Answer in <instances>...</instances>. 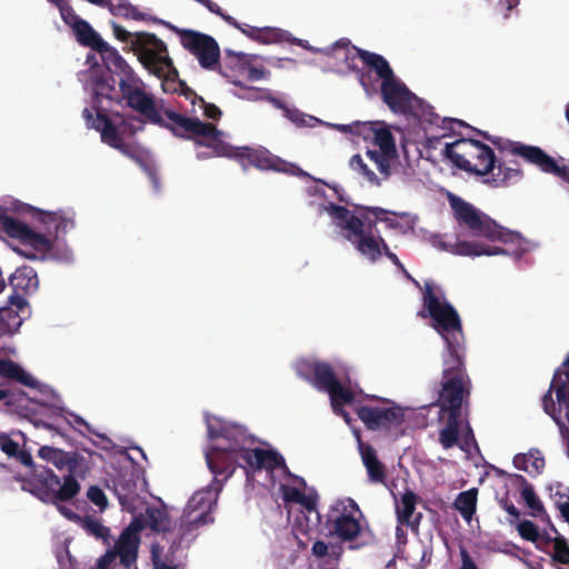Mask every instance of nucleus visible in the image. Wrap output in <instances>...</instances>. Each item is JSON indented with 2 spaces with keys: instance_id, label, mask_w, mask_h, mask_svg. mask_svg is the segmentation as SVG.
Listing matches in <instances>:
<instances>
[{
  "instance_id": "obj_1",
  "label": "nucleus",
  "mask_w": 569,
  "mask_h": 569,
  "mask_svg": "<svg viewBox=\"0 0 569 569\" xmlns=\"http://www.w3.org/2000/svg\"><path fill=\"white\" fill-rule=\"evenodd\" d=\"M208 435L217 440L211 451L206 453L207 465L216 476H223L227 480L238 467L242 468L248 477L261 469H282L289 473L284 458L280 453L262 448H250L254 443V437L243 427L232 425L217 430L209 426Z\"/></svg>"
},
{
  "instance_id": "obj_2",
  "label": "nucleus",
  "mask_w": 569,
  "mask_h": 569,
  "mask_svg": "<svg viewBox=\"0 0 569 569\" xmlns=\"http://www.w3.org/2000/svg\"><path fill=\"white\" fill-rule=\"evenodd\" d=\"M106 64L107 72L90 77L92 97H104L107 101L124 102L139 114L156 119L152 109V94L146 91L144 82L134 73L119 51L103 40V47L97 48Z\"/></svg>"
},
{
  "instance_id": "obj_3",
  "label": "nucleus",
  "mask_w": 569,
  "mask_h": 569,
  "mask_svg": "<svg viewBox=\"0 0 569 569\" xmlns=\"http://www.w3.org/2000/svg\"><path fill=\"white\" fill-rule=\"evenodd\" d=\"M152 104L157 120L150 116L140 114L146 121L169 129L176 137L193 139L198 146L211 149L214 156L228 154L230 144L222 140L223 132L216 124L164 109L162 103H157L153 96Z\"/></svg>"
},
{
  "instance_id": "obj_4",
  "label": "nucleus",
  "mask_w": 569,
  "mask_h": 569,
  "mask_svg": "<svg viewBox=\"0 0 569 569\" xmlns=\"http://www.w3.org/2000/svg\"><path fill=\"white\" fill-rule=\"evenodd\" d=\"M422 301L427 313L420 311L419 316L430 317L431 326L445 340L449 356L463 355L462 323L455 307L447 300H440L430 282H425Z\"/></svg>"
},
{
  "instance_id": "obj_5",
  "label": "nucleus",
  "mask_w": 569,
  "mask_h": 569,
  "mask_svg": "<svg viewBox=\"0 0 569 569\" xmlns=\"http://www.w3.org/2000/svg\"><path fill=\"white\" fill-rule=\"evenodd\" d=\"M471 395V380L465 368V353L449 356L445 360L441 389L437 405L441 415H468L469 398Z\"/></svg>"
},
{
  "instance_id": "obj_6",
  "label": "nucleus",
  "mask_w": 569,
  "mask_h": 569,
  "mask_svg": "<svg viewBox=\"0 0 569 569\" xmlns=\"http://www.w3.org/2000/svg\"><path fill=\"white\" fill-rule=\"evenodd\" d=\"M448 201L457 224L470 236L502 243H509L516 240V232L499 226L488 214L461 197L450 193Z\"/></svg>"
},
{
  "instance_id": "obj_7",
  "label": "nucleus",
  "mask_w": 569,
  "mask_h": 569,
  "mask_svg": "<svg viewBox=\"0 0 569 569\" xmlns=\"http://www.w3.org/2000/svg\"><path fill=\"white\" fill-rule=\"evenodd\" d=\"M113 36L130 46L138 54L139 61L146 69L161 78L168 71L174 77L178 71L173 68L171 59L167 56V46L156 34L149 32H130L120 24L112 22Z\"/></svg>"
},
{
  "instance_id": "obj_8",
  "label": "nucleus",
  "mask_w": 569,
  "mask_h": 569,
  "mask_svg": "<svg viewBox=\"0 0 569 569\" xmlns=\"http://www.w3.org/2000/svg\"><path fill=\"white\" fill-rule=\"evenodd\" d=\"M22 489L43 502L56 503L71 500L81 487L72 476H64L61 483V479L50 468L40 466L31 471L30 478L23 480Z\"/></svg>"
},
{
  "instance_id": "obj_9",
  "label": "nucleus",
  "mask_w": 569,
  "mask_h": 569,
  "mask_svg": "<svg viewBox=\"0 0 569 569\" xmlns=\"http://www.w3.org/2000/svg\"><path fill=\"white\" fill-rule=\"evenodd\" d=\"M469 154L467 158L469 169L462 170L481 177L491 173V178L487 179L486 182L496 188L510 186L522 176V171L517 163H515V167L507 166L503 162L496 164L497 158L493 150L480 141L476 143Z\"/></svg>"
},
{
  "instance_id": "obj_10",
  "label": "nucleus",
  "mask_w": 569,
  "mask_h": 569,
  "mask_svg": "<svg viewBox=\"0 0 569 569\" xmlns=\"http://www.w3.org/2000/svg\"><path fill=\"white\" fill-rule=\"evenodd\" d=\"M326 210L337 221L340 229L348 231L347 240L352 242L362 256H366L371 262L379 260L382 254L380 238L377 239L373 233L365 232V222L360 221L357 214L336 203H329Z\"/></svg>"
},
{
  "instance_id": "obj_11",
  "label": "nucleus",
  "mask_w": 569,
  "mask_h": 569,
  "mask_svg": "<svg viewBox=\"0 0 569 569\" xmlns=\"http://www.w3.org/2000/svg\"><path fill=\"white\" fill-rule=\"evenodd\" d=\"M112 103L118 102L107 101L104 97H92L91 108L94 110L96 117H93V112L89 108H84L82 111L87 127L99 131L102 142L103 133L107 131L113 132L118 139H123V137L134 136L142 128L134 124L137 122L134 117L127 118L120 113H116L112 118L108 117L107 113L110 111Z\"/></svg>"
},
{
  "instance_id": "obj_12",
  "label": "nucleus",
  "mask_w": 569,
  "mask_h": 569,
  "mask_svg": "<svg viewBox=\"0 0 569 569\" xmlns=\"http://www.w3.org/2000/svg\"><path fill=\"white\" fill-rule=\"evenodd\" d=\"M217 157L234 158L240 162L244 170L248 166H252L259 170H273L277 172H284L300 177H310L298 166L272 154L266 148H234L230 146L228 154H218Z\"/></svg>"
},
{
  "instance_id": "obj_13",
  "label": "nucleus",
  "mask_w": 569,
  "mask_h": 569,
  "mask_svg": "<svg viewBox=\"0 0 569 569\" xmlns=\"http://www.w3.org/2000/svg\"><path fill=\"white\" fill-rule=\"evenodd\" d=\"M182 47L196 56L203 69L212 70L219 64L220 49L210 36L184 29L179 31Z\"/></svg>"
},
{
  "instance_id": "obj_14",
  "label": "nucleus",
  "mask_w": 569,
  "mask_h": 569,
  "mask_svg": "<svg viewBox=\"0 0 569 569\" xmlns=\"http://www.w3.org/2000/svg\"><path fill=\"white\" fill-rule=\"evenodd\" d=\"M381 96L392 112L420 117L422 101L398 79L382 81Z\"/></svg>"
},
{
  "instance_id": "obj_15",
  "label": "nucleus",
  "mask_w": 569,
  "mask_h": 569,
  "mask_svg": "<svg viewBox=\"0 0 569 569\" xmlns=\"http://www.w3.org/2000/svg\"><path fill=\"white\" fill-rule=\"evenodd\" d=\"M0 229L9 238L17 239L36 252L47 253L53 248L52 241L46 234L36 232L27 223L11 216H0Z\"/></svg>"
},
{
  "instance_id": "obj_16",
  "label": "nucleus",
  "mask_w": 569,
  "mask_h": 569,
  "mask_svg": "<svg viewBox=\"0 0 569 569\" xmlns=\"http://www.w3.org/2000/svg\"><path fill=\"white\" fill-rule=\"evenodd\" d=\"M323 529L327 531L326 536L337 537L345 542L356 540L361 532L359 519L348 511L346 506L330 508Z\"/></svg>"
},
{
  "instance_id": "obj_17",
  "label": "nucleus",
  "mask_w": 569,
  "mask_h": 569,
  "mask_svg": "<svg viewBox=\"0 0 569 569\" xmlns=\"http://www.w3.org/2000/svg\"><path fill=\"white\" fill-rule=\"evenodd\" d=\"M212 503L210 491H198L190 498L180 519L181 536L212 521L210 517Z\"/></svg>"
},
{
  "instance_id": "obj_18",
  "label": "nucleus",
  "mask_w": 569,
  "mask_h": 569,
  "mask_svg": "<svg viewBox=\"0 0 569 569\" xmlns=\"http://www.w3.org/2000/svg\"><path fill=\"white\" fill-rule=\"evenodd\" d=\"M357 416L368 430H391L405 422V412L398 407L379 408L361 406L357 408Z\"/></svg>"
},
{
  "instance_id": "obj_19",
  "label": "nucleus",
  "mask_w": 569,
  "mask_h": 569,
  "mask_svg": "<svg viewBox=\"0 0 569 569\" xmlns=\"http://www.w3.org/2000/svg\"><path fill=\"white\" fill-rule=\"evenodd\" d=\"M333 47L345 50V60L347 62L349 60L353 61L356 58L361 59V61L373 70L382 81H389L396 78L388 61L382 56L350 46V41L343 39L337 41Z\"/></svg>"
},
{
  "instance_id": "obj_20",
  "label": "nucleus",
  "mask_w": 569,
  "mask_h": 569,
  "mask_svg": "<svg viewBox=\"0 0 569 569\" xmlns=\"http://www.w3.org/2000/svg\"><path fill=\"white\" fill-rule=\"evenodd\" d=\"M433 243L441 250L449 251L457 256L479 257L507 253V250L501 247L489 246L480 241L461 240L450 244L445 242L441 236H437Z\"/></svg>"
},
{
  "instance_id": "obj_21",
  "label": "nucleus",
  "mask_w": 569,
  "mask_h": 569,
  "mask_svg": "<svg viewBox=\"0 0 569 569\" xmlns=\"http://www.w3.org/2000/svg\"><path fill=\"white\" fill-rule=\"evenodd\" d=\"M506 150L511 154L521 157L527 162L537 166L546 173L556 170V160L539 147L509 141L506 146Z\"/></svg>"
},
{
  "instance_id": "obj_22",
  "label": "nucleus",
  "mask_w": 569,
  "mask_h": 569,
  "mask_svg": "<svg viewBox=\"0 0 569 569\" xmlns=\"http://www.w3.org/2000/svg\"><path fill=\"white\" fill-rule=\"evenodd\" d=\"M419 497L411 490H407L401 496V502L396 508L397 520L399 525L409 527L415 533L419 532V526L422 519L421 512H416V506Z\"/></svg>"
},
{
  "instance_id": "obj_23",
  "label": "nucleus",
  "mask_w": 569,
  "mask_h": 569,
  "mask_svg": "<svg viewBox=\"0 0 569 569\" xmlns=\"http://www.w3.org/2000/svg\"><path fill=\"white\" fill-rule=\"evenodd\" d=\"M478 140L475 139H458L453 142H447L445 144L443 154L448 158L457 168L469 169V162L467 158L471 149L476 146Z\"/></svg>"
},
{
  "instance_id": "obj_24",
  "label": "nucleus",
  "mask_w": 569,
  "mask_h": 569,
  "mask_svg": "<svg viewBox=\"0 0 569 569\" xmlns=\"http://www.w3.org/2000/svg\"><path fill=\"white\" fill-rule=\"evenodd\" d=\"M360 455L368 478L373 483H386V466L378 459L377 452L370 445L360 443Z\"/></svg>"
},
{
  "instance_id": "obj_25",
  "label": "nucleus",
  "mask_w": 569,
  "mask_h": 569,
  "mask_svg": "<svg viewBox=\"0 0 569 569\" xmlns=\"http://www.w3.org/2000/svg\"><path fill=\"white\" fill-rule=\"evenodd\" d=\"M513 466L527 472L530 477L539 476L545 469V458L537 448L530 449L527 453H517L512 459Z\"/></svg>"
},
{
  "instance_id": "obj_26",
  "label": "nucleus",
  "mask_w": 569,
  "mask_h": 569,
  "mask_svg": "<svg viewBox=\"0 0 569 569\" xmlns=\"http://www.w3.org/2000/svg\"><path fill=\"white\" fill-rule=\"evenodd\" d=\"M9 283L14 292L29 293L38 289L39 280L32 267L22 266L10 276Z\"/></svg>"
},
{
  "instance_id": "obj_27",
  "label": "nucleus",
  "mask_w": 569,
  "mask_h": 569,
  "mask_svg": "<svg viewBox=\"0 0 569 569\" xmlns=\"http://www.w3.org/2000/svg\"><path fill=\"white\" fill-rule=\"evenodd\" d=\"M136 487L137 485L132 479L119 478L114 481L113 490L123 509L131 511L136 508V502L139 497Z\"/></svg>"
},
{
  "instance_id": "obj_28",
  "label": "nucleus",
  "mask_w": 569,
  "mask_h": 569,
  "mask_svg": "<svg viewBox=\"0 0 569 569\" xmlns=\"http://www.w3.org/2000/svg\"><path fill=\"white\" fill-rule=\"evenodd\" d=\"M143 521L154 532H167L171 527L170 517L164 507H147Z\"/></svg>"
},
{
  "instance_id": "obj_29",
  "label": "nucleus",
  "mask_w": 569,
  "mask_h": 569,
  "mask_svg": "<svg viewBox=\"0 0 569 569\" xmlns=\"http://www.w3.org/2000/svg\"><path fill=\"white\" fill-rule=\"evenodd\" d=\"M355 210L358 213V219L363 223V231L372 233L377 221H387V216L390 211L380 207H367L355 204Z\"/></svg>"
},
{
  "instance_id": "obj_30",
  "label": "nucleus",
  "mask_w": 569,
  "mask_h": 569,
  "mask_svg": "<svg viewBox=\"0 0 569 569\" xmlns=\"http://www.w3.org/2000/svg\"><path fill=\"white\" fill-rule=\"evenodd\" d=\"M248 63L244 53H236L231 50H226L222 64H219L220 73L226 77L230 82L231 79H237V73L243 72V68Z\"/></svg>"
},
{
  "instance_id": "obj_31",
  "label": "nucleus",
  "mask_w": 569,
  "mask_h": 569,
  "mask_svg": "<svg viewBox=\"0 0 569 569\" xmlns=\"http://www.w3.org/2000/svg\"><path fill=\"white\" fill-rule=\"evenodd\" d=\"M110 133L111 132L108 131L103 133V143L108 144L113 149H117L123 156L132 159L137 163L142 164L144 160V154L140 147L133 143L124 142L123 139H118L113 133Z\"/></svg>"
},
{
  "instance_id": "obj_32",
  "label": "nucleus",
  "mask_w": 569,
  "mask_h": 569,
  "mask_svg": "<svg viewBox=\"0 0 569 569\" xmlns=\"http://www.w3.org/2000/svg\"><path fill=\"white\" fill-rule=\"evenodd\" d=\"M110 133L111 132L108 131L103 133V143L108 144L113 149H117L123 156L132 159L137 163L142 164L144 160V154L140 147L133 143L124 142L123 139H118L113 133Z\"/></svg>"
},
{
  "instance_id": "obj_33",
  "label": "nucleus",
  "mask_w": 569,
  "mask_h": 569,
  "mask_svg": "<svg viewBox=\"0 0 569 569\" xmlns=\"http://www.w3.org/2000/svg\"><path fill=\"white\" fill-rule=\"evenodd\" d=\"M461 418L462 416L458 413L447 415L446 425L439 433V441L445 449H450L459 443Z\"/></svg>"
},
{
  "instance_id": "obj_34",
  "label": "nucleus",
  "mask_w": 569,
  "mask_h": 569,
  "mask_svg": "<svg viewBox=\"0 0 569 569\" xmlns=\"http://www.w3.org/2000/svg\"><path fill=\"white\" fill-rule=\"evenodd\" d=\"M74 31L77 41L84 46L89 47L96 51L97 48L103 47V39L93 30V28L86 20L81 19L76 22V26L72 28Z\"/></svg>"
},
{
  "instance_id": "obj_35",
  "label": "nucleus",
  "mask_w": 569,
  "mask_h": 569,
  "mask_svg": "<svg viewBox=\"0 0 569 569\" xmlns=\"http://www.w3.org/2000/svg\"><path fill=\"white\" fill-rule=\"evenodd\" d=\"M318 500L319 496L317 491L313 488H311L309 489L308 493L303 492L302 499L298 502V505L302 506L308 513H315L313 520H311L309 516L303 515V518L306 520V527L301 528V531L305 533H308V531L311 530L313 527L320 525L321 516L317 509Z\"/></svg>"
},
{
  "instance_id": "obj_36",
  "label": "nucleus",
  "mask_w": 569,
  "mask_h": 569,
  "mask_svg": "<svg viewBox=\"0 0 569 569\" xmlns=\"http://www.w3.org/2000/svg\"><path fill=\"white\" fill-rule=\"evenodd\" d=\"M113 16L122 17L124 19H132L137 21H149L154 20L147 13L139 11V9L126 0H119L117 3L108 2L106 4Z\"/></svg>"
},
{
  "instance_id": "obj_37",
  "label": "nucleus",
  "mask_w": 569,
  "mask_h": 569,
  "mask_svg": "<svg viewBox=\"0 0 569 569\" xmlns=\"http://www.w3.org/2000/svg\"><path fill=\"white\" fill-rule=\"evenodd\" d=\"M515 480L522 486L521 497L525 500L528 508L531 509V515L533 517H540L546 513L543 505L541 500L537 497L532 486L527 481V479L522 475H513Z\"/></svg>"
},
{
  "instance_id": "obj_38",
  "label": "nucleus",
  "mask_w": 569,
  "mask_h": 569,
  "mask_svg": "<svg viewBox=\"0 0 569 569\" xmlns=\"http://www.w3.org/2000/svg\"><path fill=\"white\" fill-rule=\"evenodd\" d=\"M316 375L312 379L311 385L320 390V391H328L331 389L335 385L339 382V379L337 378L333 368L330 363L320 361L318 366L315 368Z\"/></svg>"
},
{
  "instance_id": "obj_39",
  "label": "nucleus",
  "mask_w": 569,
  "mask_h": 569,
  "mask_svg": "<svg viewBox=\"0 0 569 569\" xmlns=\"http://www.w3.org/2000/svg\"><path fill=\"white\" fill-rule=\"evenodd\" d=\"M477 497L478 489L471 488L460 492L453 502L455 509L460 512L466 521H470L476 513Z\"/></svg>"
},
{
  "instance_id": "obj_40",
  "label": "nucleus",
  "mask_w": 569,
  "mask_h": 569,
  "mask_svg": "<svg viewBox=\"0 0 569 569\" xmlns=\"http://www.w3.org/2000/svg\"><path fill=\"white\" fill-rule=\"evenodd\" d=\"M137 541L124 532L116 542V549L113 552H116V557L119 556L120 562L123 566L130 567L137 560Z\"/></svg>"
},
{
  "instance_id": "obj_41",
  "label": "nucleus",
  "mask_w": 569,
  "mask_h": 569,
  "mask_svg": "<svg viewBox=\"0 0 569 569\" xmlns=\"http://www.w3.org/2000/svg\"><path fill=\"white\" fill-rule=\"evenodd\" d=\"M379 121H367V122H353L350 124H337L336 128L343 133H351L358 137H362L363 140L372 141L375 133L380 126Z\"/></svg>"
},
{
  "instance_id": "obj_42",
  "label": "nucleus",
  "mask_w": 569,
  "mask_h": 569,
  "mask_svg": "<svg viewBox=\"0 0 569 569\" xmlns=\"http://www.w3.org/2000/svg\"><path fill=\"white\" fill-rule=\"evenodd\" d=\"M543 540L546 541L547 549L549 547L552 548L550 556L553 562L569 565V542L565 537L558 535L555 538H546Z\"/></svg>"
},
{
  "instance_id": "obj_43",
  "label": "nucleus",
  "mask_w": 569,
  "mask_h": 569,
  "mask_svg": "<svg viewBox=\"0 0 569 569\" xmlns=\"http://www.w3.org/2000/svg\"><path fill=\"white\" fill-rule=\"evenodd\" d=\"M518 532L525 540L536 542L537 547L547 551L546 541L543 539L550 538L548 535H541L538 527L530 520H522L518 525Z\"/></svg>"
},
{
  "instance_id": "obj_44",
  "label": "nucleus",
  "mask_w": 569,
  "mask_h": 569,
  "mask_svg": "<svg viewBox=\"0 0 569 569\" xmlns=\"http://www.w3.org/2000/svg\"><path fill=\"white\" fill-rule=\"evenodd\" d=\"M66 469L68 470L67 476H72L73 479H77V477L83 478L90 470V462L82 455L68 451Z\"/></svg>"
},
{
  "instance_id": "obj_45",
  "label": "nucleus",
  "mask_w": 569,
  "mask_h": 569,
  "mask_svg": "<svg viewBox=\"0 0 569 569\" xmlns=\"http://www.w3.org/2000/svg\"><path fill=\"white\" fill-rule=\"evenodd\" d=\"M38 456L47 462H51L59 470L66 469L68 451L51 446H42L38 450Z\"/></svg>"
},
{
  "instance_id": "obj_46",
  "label": "nucleus",
  "mask_w": 569,
  "mask_h": 569,
  "mask_svg": "<svg viewBox=\"0 0 569 569\" xmlns=\"http://www.w3.org/2000/svg\"><path fill=\"white\" fill-rule=\"evenodd\" d=\"M80 526L88 535L94 537L96 539H100L103 542L109 541L110 529L102 525L100 520L90 516H84L80 521Z\"/></svg>"
},
{
  "instance_id": "obj_47",
  "label": "nucleus",
  "mask_w": 569,
  "mask_h": 569,
  "mask_svg": "<svg viewBox=\"0 0 569 569\" xmlns=\"http://www.w3.org/2000/svg\"><path fill=\"white\" fill-rule=\"evenodd\" d=\"M372 142L377 144L380 148V151H382L386 154L396 153L395 139L392 137V133L383 124V122H381L380 126L378 127Z\"/></svg>"
},
{
  "instance_id": "obj_48",
  "label": "nucleus",
  "mask_w": 569,
  "mask_h": 569,
  "mask_svg": "<svg viewBox=\"0 0 569 569\" xmlns=\"http://www.w3.org/2000/svg\"><path fill=\"white\" fill-rule=\"evenodd\" d=\"M257 37L254 41H258L263 44L277 43L281 41H291L289 39V33L278 28L264 27L258 29Z\"/></svg>"
},
{
  "instance_id": "obj_49",
  "label": "nucleus",
  "mask_w": 569,
  "mask_h": 569,
  "mask_svg": "<svg viewBox=\"0 0 569 569\" xmlns=\"http://www.w3.org/2000/svg\"><path fill=\"white\" fill-rule=\"evenodd\" d=\"M330 397L331 407L339 405H350L355 399L353 392L343 387L340 381L327 391Z\"/></svg>"
},
{
  "instance_id": "obj_50",
  "label": "nucleus",
  "mask_w": 569,
  "mask_h": 569,
  "mask_svg": "<svg viewBox=\"0 0 569 569\" xmlns=\"http://www.w3.org/2000/svg\"><path fill=\"white\" fill-rule=\"evenodd\" d=\"M277 106L281 108L284 112V116L298 127H309L311 126V122L318 121L317 118L307 116L298 109H291L280 101H277Z\"/></svg>"
},
{
  "instance_id": "obj_51",
  "label": "nucleus",
  "mask_w": 569,
  "mask_h": 569,
  "mask_svg": "<svg viewBox=\"0 0 569 569\" xmlns=\"http://www.w3.org/2000/svg\"><path fill=\"white\" fill-rule=\"evenodd\" d=\"M350 167L356 170V171H359L362 176L366 177V179L372 183V184H379V179L378 177L376 176V173L370 170L368 168V166L363 162L362 158L360 154H355L351 157L350 159Z\"/></svg>"
},
{
  "instance_id": "obj_52",
  "label": "nucleus",
  "mask_w": 569,
  "mask_h": 569,
  "mask_svg": "<svg viewBox=\"0 0 569 569\" xmlns=\"http://www.w3.org/2000/svg\"><path fill=\"white\" fill-rule=\"evenodd\" d=\"M320 363V361H311V360H299L296 363V372L297 375L308 382H312V379L316 375L315 368Z\"/></svg>"
},
{
  "instance_id": "obj_53",
  "label": "nucleus",
  "mask_w": 569,
  "mask_h": 569,
  "mask_svg": "<svg viewBox=\"0 0 569 569\" xmlns=\"http://www.w3.org/2000/svg\"><path fill=\"white\" fill-rule=\"evenodd\" d=\"M367 156L377 164L381 173L386 176L390 173V158L395 154H386L378 150H368Z\"/></svg>"
},
{
  "instance_id": "obj_54",
  "label": "nucleus",
  "mask_w": 569,
  "mask_h": 569,
  "mask_svg": "<svg viewBox=\"0 0 569 569\" xmlns=\"http://www.w3.org/2000/svg\"><path fill=\"white\" fill-rule=\"evenodd\" d=\"M220 18H222L229 26L240 30L243 34H246L248 38L254 40L257 37V33L259 32L257 27L249 26L247 23H239L233 17L227 14L221 10V14H218Z\"/></svg>"
},
{
  "instance_id": "obj_55",
  "label": "nucleus",
  "mask_w": 569,
  "mask_h": 569,
  "mask_svg": "<svg viewBox=\"0 0 569 569\" xmlns=\"http://www.w3.org/2000/svg\"><path fill=\"white\" fill-rule=\"evenodd\" d=\"M173 84H177L178 88H168L170 92L184 96L192 106H196L198 102H203V98L198 96L193 89L189 88L184 81L173 82Z\"/></svg>"
},
{
  "instance_id": "obj_56",
  "label": "nucleus",
  "mask_w": 569,
  "mask_h": 569,
  "mask_svg": "<svg viewBox=\"0 0 569 569\" xmlns=\"http://www.w3.org/2000/svg\"><path fill=\"white\" fill-rule=\"evenodd\" d=\"M88 499L99 507L100 510H104L108 506V499L101 488L98 486H91L87 491Z\"/></svg>"
},
{
  "instance_id": "obj_57",
  "label": "nucleus",
  "mask_w": 569,
  "mask_h": 569,
  "mask_svg": "<svg viewBox=\"0 0 569 569\" xmlns=\"http://www.w3.org/2000/svg\"><path fill=\"white\" fill-rule=\"evenodd\" d=\"M60 212H48L37 209V219L40 223H42L46 227V230L48 233L51 232V226L54 228L57 224V220H59Z\"/></svg>"
},
{
  "instance_id": "obj_58",
  "label": "nucleus",
  "mask_w": 569,
  "mask_h": 569,
  "mask_svg": "<svg viewBox=\"0 0 569 569\" xmlns=\"http://www.w3.org/2000/svg\"><path fill=\"white\" fill-rule=\"evenodd\" d=\"M231 83L234 84L236 87H239L240 89H242L243 92L239 94V97L242 99L257 100L261 96V92H262L261 89L254 88V87H247L239 79H231Z\"/></svg>"
},
{
  "instance_id": "obj_59",
  "label": "nucleus",
  "mask_w": 569,
  "mask_h": 569,
  "mask_svg": "<svg viewBox=\"0 0 569 569\" xmlns=\"http://www.w3.org/2000/svg\"><path fill=\"white\" fill-rule=\"evenodd\" d=\"M58 9L64 23L71 28L76 26V22L81 20V18L74 12L73 8L70 6L69 1L63 3Z\"/></svg>"
},
{
  "instance_id": "obj_60",
  "label": "nucleus",
  "mask_w": 569,
  "mask_h": 569,
  "mask_svg": "<svg viewBox=\"0 0 569 569\" xmlns=\"http://www.w3.org/2000/svg\"><path fill=\"white\" fill-rule=\"evenodd\" d=\"M74 222L71 218H68L60 212L59 220H57V224L54 227V238L58 239L61 234H66L70 229H72Z\"/></svg>"
},
{
  "instance_id": "obj_61",
  "label": "nucleus",
  "mask_w": 569,
  "mask_h": 569,
  "mask_svg": "<svg viewBox=\"0 0 569 569\" xmlns=\"http://www.w3.org/2000/svg\"><path fill=\"white\" fill-rule=\"evenodd\" d=\"M20 369V366L12 360L9 359H1L0 360V376L4 378H9L13 380L16 375L18 373V370Z\"/></svg>"
},
{
  "instance_id": "obj_62",
  "label": "nucleus",
  "mask_w": 569,
  "mask_h": 569,
  "mask_svg": "<svg viewBox=\"0 0 569 569\" xmlns=\"http://www.w3.org/2000/svg\"><path fill=\"white\" fill-rule=\"evenodd\" d=\"M0 449L7 456H12L18 451V442L13 441L7 433H0Z\"/></svg>"
},
{
  "instance_id": "obj_63",
  "label": "nucleus",
  "mask_w": 569,
  "mask_h": 569,
  "mask_svg": "<svg viewBox=\"0 0 569 569\" xmlns=\"http://www.w3.org/2000/svg\"><path fill=\"white\" fill-rule=\"evenodd\" d=\"M200 107L203 109V116L208 119L218 121L220 120L222 116V111L219 107H217L214 103L206 102H199Z\"/></svg>"
},
{
  "instance_id": "obj_64",
  "label": "nucleus",
  "mask_w": 569,
  "mask_h": 569,
  "mask_svg": "<svg viewBox=\"0 0 569 569\" xmlns=\"http://www.w3.org/2000/svg\"><path fill=\"white\" fill-rule=\"evenodd\" d=\"M240 74L246 76L249 81H257L264 77V70L253 67L249 61Z\"/></svg>"
}]
</instances>
